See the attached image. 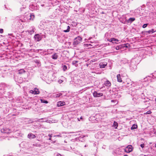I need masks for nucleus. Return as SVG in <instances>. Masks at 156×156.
<instances>
[{"mask_svg":"<svg viewBox=\"0 0 156 156\" xmlns=\"http://www.w3.org/2000/svg\"><path fill=\"white\" fill-rule=\"evenodd\" d=\"M25 16H26V17L24 18V20H33L34 18V16L33 14L28 13Z\"/></svg>","mask_w":156,"mask_h":156,"instance_id":"f257e3e1","label":"nucleus"},{"mask_svg":"<svg viewBox=\"0 0 156 156\" xmlns=\"http://www.w3.org/2000/svg\"><path fill=\"white\" fill-rule=\"evenodd\" d=\"M82 39V38L80 36H78L77 37L75 38L73 43V44L74 45L78 44L81 42Z\"/></svg>","mask_w":156,"mask_h":156,"instance_id":"f03ea898","label":"nucleus"},{"mask_svg":"<svg viewBox=\"0 0 156 156\" xmlns=\"http://www.w3.org/2000/svg\"><path fill=\"white\" fill-rule=\"evenodd\" d=\"M133 151V147L132 145H129L125 149V151L126 152L129 153Z\"/></svg>","mask_w":156,"mask_h":156,"instance_id":"7ed1b4c3","label":"nucleus"},{"mask_svg":"<svg viewBox=\"0 0 156 156\" xmlns=\"http://www.w3.org/2000/svg\"><path fill=\"white\" fill-rule=\"evenodd\" d=\"M93 95L94 97H97L102 96L103 94L102 93H98L97 91H95L93 93Z\"/></svg>","mask_w":156,"mask_h":156,"instance_id":"20e7f679","label":"nucleus"},{"mask_svg":"<svg viewBox=\"0 0 156 156\" xmlns=\"http://www.w3.org/2000/svg\"><path fill=\"white\" fill-rule=\"evenodd\" d=\"M30 93L33 94H38L39 93V91L37 88H35L34 90H30Z\"/></svg>","mask_w":156,"mask_h":156,"instance_id":"39448f33","label":"nucleus"},{"mask_svg":"<svg viewBox=\"0 0 156 156\" xmlns=\"http://www.w3.org/2000/svg\"><path fill=\"white\" fill-rule=\"evenodd\" d=\"M34 38L36 41H39L41 39L42 37L40 34H37L35 35Z\"/></svg>","mask_w":156,"mask_h":156,"instance_id":"423d86ee","label":"nucleus"},{"mask_svg":"<svg viewBox=\"0 0 156 156\" xmlns=\"http://www.w3.org/2000/svg\"><path fill=\"white\" fill-rule=\"evenodd\" d=\"M27 137L29 139H33L35 138L36 136L32 133H30L28 134Z\"/></svg>","mask_w":156,"mask_h":156,"instance_id":"0eeeda50","label":"nucleus"},{"mask_svg":"<svg viewBox=\"0 0 156 156\" xmlns=\"http://www.w3.org/2000/svg\"><path fill=\"white\" fill-rule=\"evenodd\" d=\"M65 105V102L64 101H59L57 104V106L58 107L61 106Z\"/></svg>","mask_w":156,"mask_h":156,"instance_id":"6e6552de","label":"nucleus"},{"mask_svg":"<svg viewBox=\"0 0 156 156\" xmlns=\"http://www.w3.org/2000/svg\"><path fill=\"white\" fill-rule=\"evenodd\" d=\"M107 63L106 62H102L99 65L100 68H105V66H107Z\"/></svg>","mask_w":156,"mask_h":156,"instance_id":"1a4fd4ad","label":"nucleus"},{"mask_svg":"<svg viewBox=\"0 0 156 156\" xmlns=\"http://www.w3.org/2000/svg\"><path fill=\"white\" fill-rule=\"evenodd\" d=\"M117 81L119 82H122V80L121 78V75L120 74H119L117 75Z\"/></svg>","mask_w":156,"mask_h":156,"instance_id":"9d476101","label":"nucleus"},{"mask_svg":"<svg viewBox=\"0 0 156 156\" xmlns=\"http://www.w3.org/2000/svg\"><path fill=\"white\" fill-rule=\"evenodd\" d=\"M104 84L107 87H110L111 85V83L108 80H106Z\"/></svg>","mask_w":156,"mask_h":156,"instance_id":"9b49d317","label":"nucleus"},{"mask_svg":"<svg viewBox=\"0 0 156 156\" xmlns=\"http://www.w3.org/2000/svg\"><path fill=\"white\" fill-rule=\"evenodd\" d=\"M57 53H55L52 56V58L53 59H56L58 58Z\"/></svg>","mask_w":156,"mask_h":156,"instance_id":"f8f14e48","label":"nucleus"},{"mask_svg":"<svg viewBox=\"0 0 156 156\" xmlns=\"http://www.w3.org/2000/svg\"><path fill=\"white\" fill-rule=\"evenodd\" d=\"M123 47H127V46H125V44L124 45V46H122V45H120L119 46H117L116 47L115 49L117 50H118L120 49H121Z\"/></svg>","mask_w":156,"mask_h":156,"instance_id":"ddd939ff","label":"nucleus"},{"mask_svg":"<svg viewBox=\"0 0 156 156\" xmlns=\"http://www.w3.org/2000/svg\"><path fill=\"white\" fill-rule=\"evenodd\" d=\"M135 20V18H130L128 20V22H129L132 23Z\"/></svg>","mask_w":156,"mask_h":156,"instance_id":"4468645a","label":"nucleus"},{"mask_svg":"<svg viewBox=\"0 0 156 156\" xmlns=\"http://www.w3.org/2000/svg\"><path fill=\"white\" fill-rule=\"evenodd\" d=\"M78 62V61H73L72 63L73 65H74L76 66L77 67L78 66V65L76 64V63Z\"/></svg>","mask_w":156,"mask_h":156,"instance_id":"2eb2a0df","label":"nucleus"},{"mask_svg":"<svg viewBox=\"0 0 156 156\" xmlns=\"http://www.w3.org/2000/svg\"><path fill=\"white\" fill-rule=\"evenodd\" d=\"M113 126L115 127V128H116L118 126L117 123L116 122H114Z\"/></svg>","mask_w":156,"mask_h":156,"instance_id":"dca6fc26","label":"nucleus"},{"mask_svg":"<svg viewBox=\"0 0 156 156\" xmlns=\"http://www.w3.org/2000/svg\"><path fill=\"white\" fill-rule=\"evenodd\" d=\"M147 32L149 34H152L154 32V29H152L151 30H149L147 31Z\"/></svg>","mask_w":156,"mask_h":156,"instance_id":"f3484780","label":"nucleus"},{"mask_svg":"<svg viewBox=\"0 0 156 156\" xmlns=\"http://www.w3.org/2000/svg\"><path fill=\"white\" fill-rule=\"evenodd\" d=\"M41 103H48V102L47 101H45L43 99H41Z\"/></svg>","mask_w":156,"mask_h":156,"instance_id":"a211bd4d","label":"nucleus"},{"mask_svg":"<svg viewBox=\"0 0 156 156\" xmlns=\"http://www.w3.org/2000/svg\"><path fill=\"white\" fill-rule=\"evenodd\" d=\"M70 27L69 26L67 27V29L66 30H64L63 31L65 32H67L69 31Z\"/></svg>","mask_w":156,"mask_h":156,"instance_id":"6ab92c4d","label":"nucleus"},{"mask_svg":"<svg viewBox=\"0 0 156 156\" xmlns=\"http://www.w3.org/2000/svg\"><path fill=\"white\" fill-rule=\"evenodd\" d=\"M137 128V126L135 125H133L131 127V129H136Z\"/></svg>","mask_w":156,"mask_h":156,"instance_id":"aec40b11","label":"nucleus"},{"mask_svg":"<svg viewBox=\"0 0 156 156\" xmlns=\"http://www.w3.org/2000/svg\"><path fill=\"white\" fill-rule=\"evenodd\" d=\"M34 31L33 29H32L31 30L28 31V32L30 34H31L34 32Z\"/></svg>","mask_w":156,"mask_h":156,"instance_id":"412c9836","label":"nucleus"},{"mask_svg":"<svg viewBox=\"0 0 156 156\" xmlns=\"http://www.w3.org/2000/svg\"><path fill=\"white\" fill-rule=\"evenodd\" d=\"M62 95V94L61 93H59V94H56L55 95V96L57 98V97H60Z\"/></svg>","mask_w":156,"mask_h":156,"instance_id":"4be33fe9","label":"nucleus"},{"mask_svg":"<svg viewBox=\"0 0 156 156\" xmlns=\"http://www.w3.org/2000/svg\"><path fill=\"white\" fill-rule=\"evenodd\" d=\"M151 113V111L149 110V111H147V112L145 113H144V115L147 114H150Z\"/></svg>","mask_w":156,"mask_h":156,"instance_id":"5701e85b","label":"nucleus"},{"mask_svg":"<svg viewBox=\"0 0 156 156\" xmlns=\"http://www.w3.org/2000/svg\"><path fill=\"white\" fill-rule=\"evenodd\" d=\"M52 134H48V136L50 137L48 139V140H51V137H52Z\"/></svg>","mask_w":156,"mask_h":156,"instance_id":"b1692460","label":"nucleus"},{"mask_svg":"<svg viewBox=\"0 0 156 156\" xmlns=\"http://www.w3.org/2000/svg\"><path fill=\"white\" fill-rule=\"evenodd\" d=\"M119 40L117 39H115V40H112V43H116L117 42H118Z\"/></svg>","mask_w":156,"mask_h":156,"instance_id":"393cba45","label":"nucleus"},{"mask_svg":"<svg viewBox=\"0 0 156 156\" xmlns=\"http://www.w3.org/2000/svg\"><path fill=\"white\" fill-rule=\"evenodd\" d=\"M67 69V67L66 65H64L63 67V69L64 71H65Z\"/></svg>","mask_w":156,"mask_h":156,"instance_id":"a878e982","label":"nucleus"},{"mask_svg":"<svg viewBox=\"0 0 156 156\" xmlns=\"http://www.w3.org/2000/svg\"><path fill=\"white\" fill-rule=\"evenodd\" d=\"M112 40H115V38H112L109 40H108V41L110 42H112Z\"/></svg>","mask_w":156,"mask_h":156,"instance_id":"bb28decb","label":"nucleus"},{"mask_svg":"<svg viewBox=\"0 0 156 156\" xmlns=\"http://www.w3.org/2000/svg\"><path fill=\"white\" fill-rule=\"evenodd\" d=\"M25 72V71L23 69H20V74L23 73Z\"/></svg>","mask_w":156,"mask_h":156,"instance_id":"cd10ccee","label":"nucleus"},{"mask_svg":"<svg viewBox=\"0 0 156 156\" xmlns=\"http://www.w3.org/2000/svg\"><path fill=\"white\" fill-rule=\"evenodd\" d=\"M147 24H145L143 26V28H145L147 26Z\"/></svg>","mask_w":156,"mask_h":156,"instance_id":"c85d7f7f","label":"nucleus"},{"mask_svg":"<svg viewBox=\"0 0 156 156\" xmlns=\"http://www.w3.org/2000/svg\"><path fill=\"white\" fill-rule=\"evenodd\" d=\"M54 137H61V134H60L59 135H55L54 136Z\"/></svg>","mask_w":156,"mask_h":156,"instance_id":"c756f323","label":"nucleus"},{"mask_svg":"<svg viewBox=\"0 0 156 156\" xmlns=\"http://www.w3.org/2000/svg\"><path fill=\"white\" fill-rule=\"evenodd\" d=\"M45 122H48V123H52L51 122V121H49L48 120H47L46 121H44Z\"/></svg>","mask_w":156,"mask_h":156,"instance_id":"7c9ffc66","label":"nucleus"},{"mask_svg":"<svg viewBox=\"0 0 156 156\" xmlns=\"http://www.w3.org/2000/svg\"><path fill=\"white\" fill-rule=\"evenodd\" d=\"M0 33L2 34L3 33V30L2 29H0Z\"/></svg>","mask_w":156,"mask_h":156,"instance_id":"2f4dec72","label":"nucleus"},{"mask_svg":"<svg viewBox=\"0 0 156 156\" xmlns=\"http://www.w3.org/2000/svg\"><path fill=\"white\" fill-rule=\"evenodd\" d=\"M140 147L142 148H143L144 147V144H142L140 145Z\"/></svg>","mask_w":156,"mask_h":156,"instance_id":"473e14b6","label":"nucleus"},{"mask_svg":"<svg viewBox=\"0 0 156 156\" xmlns=\"http://www.w3.org/2000/svg\"><path fill=\"white\" fill-rule=\"evenodd\" d=\"M63 82V80H59L58 81V82L59 83H61Z\"/></svg>","mask_w":156,"mask_h":156,"instance_id":"72a5a7b5","label":"nucleus"},{"mask_svg":"<svg viewBox=\"0 0 156 156\" xmlns=\"http://www.w3.org/2000/svg\"><path fill=\"white\" fill-rule=\"evenodd\" d=\"M43 119H39L38 120H37V121H38L39 122V121L40 120H42Z\"/></svg>","mask_w":156,"mask_h":156,"instance_id":"f704fd0d","label":"nucleus"},{"mask_svg":"<svg viewBox=\"0 0 156 156\" xmlns=\"http://www.w3.org/2000/svg\"><path fill=\"white\" fill-rule=\"evenodd\" d=\"M36 62H37V63H39V62H38V60H36Z\"/></svg>","mask_w":156,"mask_h":156,"instance_id":"c9c22d12","label":"nucleus"},{"mask_svg":"<svg viewBox=\"0 0 156 156\" xmlns=\"http://www.w3.org/2000/svg\"><path fill=\"white\" fill-rule=\"evenodd\" d=\"M77 119L78 121H80V120L78 118Z\"/></svg>","mask_w":156,"mask_h":156,"instance_id":"e433bc0d","label":"nucleus"},{"mask_svg":"<svg viewBox=\"0 0 156 156\" xmlns=\"http://www.w3.org/2000/svg\"><path fill=\"white\" fill-rule=\"evenodd\" d=\"M114 101H113V100H112L111 101L112 102H113Z\"/></svg>","mask_w":156,"mask_h":156,"instance_id":"4c0bfd02","label":"nucleus"},{"mask_svg":"<svg viewBox=\"0 0 156 156\" xmlns=\"http://www.w3.org/2000/svg\"><path fill=\"white\" fill-rule=\"evenodd\" d=\"M80 119H82V117H81L80 118Z\"/></svg>","mask_w":156,"mask_h":156,"instance_id":"58836bf2","label":"nucleus"},{"mask_svg":"<svg viewBox=\"0 0 156 156\" xmlns=\"http://www.w3.org/2000/svg\"><path fill=\"white\" fill-rule=\"evenodd\" d=\"M41 122H45L44 121H42V120H41Z\"/></svg>","mask_w":156,"mask_h":156,"instance_id":"ea45409f","label":"nucleus"},{"mask_svg":"<svg viewBox=\"0 0 156 156\" xmlns=\"http://www.w3.org/2000/svg\"><path fill=\"white\" fill-rule=\"evenodd\" d=\"M86 40H87V39H84V41H86Z\"/></svg>","mask_w":156,"mask_h":156,"instance_id":"a19ab883","label":"nucleus"},{"mask_svg":"<svg viewBox=\"0 0 156 156\" xmlns=\"http://www.w3.org/2000/svg\"><path fill=\"white\" fill-rule=\"evenodd\" d=\"M124 156H128V155H125Z\"/></svg>","mask_w":156,"mask_h":156,"instance_id":"79ce46f5","label":"nucleus"},{"mask_svg":"<svg viewBox=\"0 0 156 156\" xmlns=\"http://www.w3.org/2000/svg\"><path fill=\"white\" fill-rule=\"evenodd\" d=\"M155 147H156V144H155Z\"/></svg>","mask_w":156,"mask_h":156,"instance_id":"37998d69","label":"nucleus"},{"mask_svg":"<svg viewBox=\"0 0 156 156\" xmlns=\"http://www.w3.org/2000/svg\"><path fill=\"white\" fill-rule=\"evenodd\" d=\"M86 146H87L86 145H85V147H86Z\"/></svg>","mask_w":156,"mask_h":156,"instance_id":"c03bdc74","label":"nucleus"}]
</instances>
